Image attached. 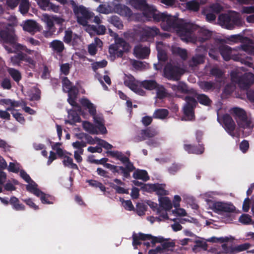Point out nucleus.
<instances>
[{
  "label": "nucleus",
  "instance_id": "1",
  "mask_svg": "<svg viewBox=\"0 0 254 254\" xmlns=\"http://www.w3.org/2000/svg\"><path fill=\"white\" fill-rule=\"evenodd\" d=\"M231 79L233 82L237 83L242 90H247L248 99L252 102H254V90H248L254 83V74L251 72H247L240 76L237 72H232Z\"/></svg>",
  "mask_w": 254,
  "mask_h": 254
},
{
  "label": "nucleus",
  "instance_id": "2",
  "mask_svg": "<svg viewBox=\"0 0 254 254\" xmlns=\"http://www.w3.org/2000/svg\"><path fill=\"white\" fill-rule=\"evenodd\" d=\"M176 30L183 41L194 43L195 38L194 36L197 30L196 25L180 21Z\"/></svg>",
  "mask_w": 254,
  "mask_h": 254
},
{
  "label": "nucleus",
  "instance_id": "3",
  "mask_svg": "<svg viewBox=\"0 0 254 254\" xmlns=\"http://www.w3.org/2000/svg\"><path fill=\"white\" fill-rule=\"evenodd\" d=\"M0 41L13 47L17 44V37L12 24L0 22Z\"/></svg>",
  "mask_w": 254,
  "mask_h": 254
},
{
  "label": "nucleus",
  "instance_id": "4",
  "mask_svg": "<svg viewBox=\"0 0 254 254\" xmlns=\"http://www.w3.org/2000/svg\"><path fill=\"white\" fill-rule=\"evenodd\" d=\"M132 244L134 249H137V246L141 245V241L151 240L152 247L155 246L156 243H163L166 240L162 237H155L151 234H146L139 232L138 234L133 233L132 236Z\"/></svg>",
  "mask_w": 254,
  "mask_h": 254
},
{
  "label": "nucleus",
  "instance_id": "5",
  "mask_svg": "<svg viewBox=\"0 0 254 254\" xmlns=\"http://www.w3.org/2000/svg\"><path fill=\"white\" fill-rule=\"evenodd\" d=\"M231 113L236 120L240 127L251 128L252 127V122L248 119L246 111L239 107H234L231 109Z\"/></svg>",
  "mask_w": 254,
  "mask_h": 254
},
{
  "label": "nucleus",
  "instance_id": "6",
  "mask_svg": "<svg viewBox=\"0 0 254 254\" xmlns=\"http://www.w3.org/2000/svg\"><path fill=\"white\" fill-rule=\"evenodd\" d=\"M80 104L81 105L88 110L89 114L93 117L95 122L98 125L97 127V129H98L101 134H106L107 130L105 126L102 122L97 120L96 118V106L92 103L87 98H82L80 100Z\"/></svg>",
  "mask_w": 254,
  "mask_h": 254
},
{
  "label": "nucleus",
  "instance_id": "7",
  "mask_svg": "<svg viewBox=\"0 0 254 254\" xmlns=\"http://www.w3.org/2000/svg\"><path fill=\"white\" fill-rule=\"evenodd\" d=\"M129 44L122 38L115 40V43L109 46V53L111 55H116L118 58H122L124 53L129 50Z\"/></svg>",
  "mask_w": 254,
  "mask_h": 254
},
{
  "label": "nucleus",
  "instance_id": "8",
  "mask_svg": "<svg viewBox=\"0 0 254 254\" xmlns=\"http://www.w3.org/2000/svg\"><path fill=\"white\" fill-rule=\"evenodd\" d=\"M184 73L183 68L171 64H167L164 68V76L169 80L178 81Z\"/></svg>",
  "mask_w": 254,
  "mask_h": 254
},
{
  "label": "nucleus",
  "instance_id": "9",
  "mask_svg": "<svg viewBox=\"0 0 254 254\" xmlns=\"http://www.w3.org/2000/svg\"><path fill=\"white\" fill-rule=\"evenodd\" d=\"M218 20L223 26L229 30L234 29L235 26L238 25L240 22L238 16L227 13L220 14Z\"/></svg>",
  "mask_w": 254,
  "mask_h": 254
},
{
  "label": "nucleus",
  "instance_id": "10",
  "mask_svg": "<svg viewBox=\"0 0 254 254\" xmlns=\"http://www.w3.org/2000/svg\"><path fill=\"white\" fill-rule=\"evenodd\" d=\"M73 10L77 17V22L82 25H86L87 23V20L90 19L93 16V13L90 12L83 5L75 6Z\"/></svg>",
  "mask_w": 254,
  "mask_h": 254
},
{
  "label": "nucleus",
  "instance_id": "11",
  "mask_svg": "<svg viewBox=\"0 0 254 254\" xmlns=\"http://www.w3.org/2000/svg\"><path fill=\"white\" fill-rule=\"evenodd\" d=\"M231 38L235 42L240 41L243 43L241 46L243 51L249 54L254 55V47L250 45L253 43L251 39L240 34L232 35Z\"/></svg>",
  "mask_w": 254,
  "mask_h": 254
},
{
  "label": "nucleus",
  "instance_id": "12",
  "mask_svg": "<svg viewBox=\"0 0 254 254\" xmlns=\"http://www.w3.org/2000/svg\"><path fill=\"white\" fill-rule=\"evenodd\" d=\"M212 202L211 207L213 211L218 214H222L223 213H231L234 212L235 210V207L231 203H225L221 201H216Z\"/></svg>",
  "mask_w": 254,
  "mask_h": 254
},
{
  "label": "nucleus",
  "instance_id": "13",
  "mask_svg": "<svg viewBox=\"0 0 254 254\" xmlns=\"http://www.w3.org/2000/svg\"><path fill=\"white\" fill-rule=\"evenodd\" d=\"M160 16L159 22L161 21L163 24L165 25L166 30L171 28L176 29L180 22L176 16L169 15L166 12L161 13Z\"/></svg>",
  "mask_w": 254,
  "mask_h": 254
},
{
  "label": "nucleus",
  "instance_id": "14",
  "mask_svg": "<svg viewBox=\"0 0 254 254\" xmlns=\"http://www.w3.org/2000/svg\"><path fill=\"white\" fill-rule=\"evenodd\" d=\"M142 13L148 20H152L154 22H158L161 12L157 10L154 6L148 4L142 11Z\"/></svg>",
  "mask_w": 254,
  "mask_h": 254
},
{
  "label": "nucleus",
  "instance_id": "15",
  "mask_svg": "<svg viewBox=\"0 0 254 254\" xmlns=\"http://www.w3.org/2000/svg\"><path fill=\"white\" fill-rule=\"evenodd\" d=\"M160 35V30L156 26L145 27L142 28L140 34V39L142 41H147L149 39H153Z\"/></svg>",
  "mask_w": 254,
  "mask_h": 254
},
{
  "label": "nucleus",
  "instance_id": "16",
  "mask_svg": "<svg viewBox=\"0 0 254 254\" xmlns=\"http://www.w3.org/2000/svg\"><path fill=\"white\" fill-rule=\"evenodd\" d=\"M158 134L157 131L154 128L147 127L142 129L139 134L134 138V141L136 142L142 141L150 138H153Z\"/></svg>",
  "mask_w": 254,
  "mask_h": 254
},
{
  "label": "nucleus",
  "instance_id": "17",
  "mask_svg": "<svg viewBox=\"0 0 254 254\" xmlns=\"http://www.w3.org/2000/svg\"><path fill=\"white\" fill-rule=\"evenodd\" d=\"M222 122L223 127L227 133L231 136H234L236 125L231 116L227 114L224 115L222 117Z\"/></svg>",
  "mask_w": 254,
  "mask_h": 254
},
{
  "label": "nucleus",
  "instance_id": "18",
  "mask_svg": "<svg viewBox=\"0 0 254 254\" xmlns=\"http://www.w3.org/2000/svg\"><path fill=\"white\" fill-rule=\"evenodd\" d=\"M195 34L194 36V38H195L194 42L197 41L200 43H203L206 40L209 39L211 36V32L208 30L200 28L197 25V30H196Z\"/></svg>",
  "mask_w": 254,
  "mask_h": 254
},
{
  "label": "nucleus",
  "instance_id": "19",
  "mask_svg": "<svg viewBox=\"0 0 254 254\" xmlns=\"http://www.w3.org/2000/svg\"><path fill=\"white\" fill-rule=\"evenodd\" d=\"M37 3L43 10L52 11L56 13L60 12V6L51 2L50 0H37Z\"/></svg>",
  "mask_w": 254,
  "mask_h": 254
},
{
  "label": "nucleus",
  "instance_id": "20",
  "mask_svg": "<svg viewBox=\"0 0 254 254\" xmlns=\"http://www.w3.org/2000/svg\"><path fill=\"white\" fill-rule=\"evenodd\" d=\"M150 52L149 47H143L140 44L135 46L133 49L134 55L138 59H146L149 55Z\"/></svg>",
  "mask_w": 254,
  "mask_h": 254
},
{
  "label": "nucleus",
  "instance_id": "21",
  "mask_svg": "<svg viewBox=\"0 0 254 254\" xmlns=\"http://www.w3.org/2000/svg\"><path fill=\"white\" fill-rule=\"evenodd\" d=\"M184 148L190 154H201L204 151V147L202 144H198L197 145L184 144Z\"/></svg>",
  "mask_w": 254,
  "mask_h": 254
},
{
  "label": "nucleus",
  "instance_id": "22",
  "mask_svg": "<svg viewBox=\"0 0 254 254\" xmlns=\"http://www.w3.org/2000/svg\"><path fill=\"white\" fill-rule=\"evenodd\" d=\"M23 29L24 31H27L32 34L39 31V27L37 23L32 20H27L25 21Z\"/></svg>",
  "mask_w": 254,
  "mask_h": 254
},
{
  "label": "nucleus",
  "instance_id": "23",
  "mask_svg": "<svg viewBox=\"0 0 254 254\" xmlns=\"http://www.w3.org/2000/svg\"><path fill=\"white\" fill-rule=\"evenodd\" d=\"M159 246L161 248L162 254H171L174 252L175 243L174 242L165 241Z\"/></svg>",
  "mask_w": 254,
  "mask_h": 254
},
{
  "label": "nucleus",
  "instance_id": "24",
  "mask_svg": "<svg viewBox=\"0 0 254 254\" xmlns=\"http://www.w3.org/2000/svg\"><path fill=\"white\" fill-rule=\"evenodd\" d=\"M107 153L112 157L121 161L124 164L131 162L129 158L126 156L122 152L119 151H108Z\"/></svg>",
  "mask_w": 254,
  "mask_h": 254
},
{
  "label": "nucleus",
  "instance_id": "25",
  "mask_svg": "<svg viewBox=\"0 0 254 254\" xmlns=\"http://www.w3.org/2000/svg\"><path fill=\"white\" fill-rule=\"evenodd\" d=\"M219 52L226 61H228L231 59L232 50V48L226 45L220 46L219 48Z\"/></svg>",
  "mask_w": 254,
  "mask_h": 254
},
{
  "label": "nucleus",
  "instance_id": "26",
  "mask_svg": "<svg viewBox=\"0 0 254 254\" xmlns=\"http://www.w3.org/2000/svg\"><path fill=\"white\" fill-rule=\"evenodd\" d=\"M9 204L12 208L15 211H24L25 210V205L20 202L19 199L14 196H12L9 199Z\"/></svg>",
  "mask_w": 254,
  "mask_h": 254
},
{
  "label": "nucleus",
  "instance_id": "27",
  "mask_svg": "<svg viewBox=\"0 0 254 254\" xmlns=\"http://www.w3.org/2000/svg\"><path fill=\"white\" fill-rule=\"evenodd\" d=\"M125 167L120 166V174H122L125 178L130 177V173L135 170V167L131 162L125 164Z\"/></svg>",
  "mask_w": 254,
  "mask_h": 254
},
{
  "label": "nucleus",
  "instance_id": "28",
  "mask_svg": "<svg viewBox=\"0 0 254 254\" xmlns=\"http://www.w3.org/2000/svg\"><path fill=\"white\" fill-rule=\"evenodd\" d=\"M49 46L57 53H62L65 49L63 42L59 40H53L50 43Z\"/></svg>",
  "mask_w": 254,
  "mask_h": 254
},
{
  "label": "nucleus",
  "instance_id": "29",
  "mask_svg": "<svg viewBox=\"0 0 254 254\" xmlns=\"http://www.w3.org/2000/svg\"><path fill=\"white\" fill-rule=\"evenodd\" d=\"M205 60V56L203 54H195L189 62V65L191 67L196 66L199 64H203Z\"/></svg>",
  "mask_w": 254,
  "mask_h": 254
},
{
  "label": "nucleus",
  "instance_id": "30",
  "mask_svg": "<svg viewBox=\"0 0 254 254\" xmlns=\"http://www.w3.org/2000/svg\"><path fill=\"white\" fill-rule=\"evenodd\" d=\"M116 9L117 13L121 16L129 17L132 14L131 10L125 5H117L116 7Z\"/></svg>",
  "mask_w": 254,
  "mask_h": 254
},
{
  "label": "nucleus",
  "instance_id": "31",
  "mask_svg": "<svg viewBox=\"0 0 254 254\" xmlns=\"http://www.w3.org/2000/svg\"><path fill=\"white\" fill-rule=\"evenodd\" d=\"M216 86V83L212 81H203L199 83L200 88L204 92L213 91Z\"/></svg>",
  "mask_w": 254,
  "mask_h": 254
},
{
  "label": "nucleus",
  "instance_id": "32",
  "mask_svg": "<svg viewBox=\"0 0 254 254\" xmlns=\"http://www.w3.org/2000/svg\"><path fill=\"white\" fill-rule=\"evenodd\" d=\"M37 187V184L32 180L28 185H26V189L29 192L39 197L43 193V191L38 189Z\"/></svg>",
  "mask_w": 254,
  "mask_h": 254
},
{
  "label": "nucleus",
  "instance_id": "33",
  "mask_svg": "<svg viewBox=\"0 0 254 254\" xmlns=\"http://www.w3.org/2000/svg\"><path fill=\"white\" fill-rule=\"evenodd\" d=\"M132 177L135 179L142 180L144 182L149 179L147 172L144 170L137 169L133 173Z\"/></svg>",
  "mask_w": 254,
  "mask_h": 254
},
{
  "label": "nucleus",
  "instance_id": "34",
  "mask_svg": "<svg viewBox=\"0 0 254 254\" xmlns=\"http://www.w3.org/2000/svg\"><path fill=\"white\" fill-rule=\"evenodd\" d=\"M108 21L118 29L121 30L124 28L123 21L121 18L117 15L111 16L108 18Z\"/></svg>",
  "mask_w": 254,
  "mask_h": 254
},
{
  "label": "nucleus",
  "instance_id": "35",
  "mask_svg": "<svg viewBox=\"0 0 254 254\" xmlns=\"http://www.w3.org/2000/svg\"><path fill=\"white\" fill-rule=\"evenodd\" d=\"M160 207L165 210H170L172 208V203L168 197H161L159 199Z\"/></svg>",
  "mask_w": 254,
  "mask_h": 254
},
{
  "label": "nucleus",
  "instance_id": "36",
  "mask_svg": "<svg viewBox=\"0 0 254 254\" xmlns=\"http://www.w3.org/2000/svg\"><path fill=\"white\" fill-rule=\"evenodd\" d=\"M210 74L214 76L217 82L221 83L224 75L223 71L218 67H214L210 69Z\"/></svg>",
  "mask_w": 254,
  "mask_h": 254
},
{
  "label": "nucleus",
  "instance_id": "37",
  "mask_svg": "<svg viewBox=\"0 0 254 254\" xmlns=\"http://www.w3.org/2000/svg\"><path fill=\"white\" fill-rule=\"evenodd\" d=\"M196 99L199 104L205 106H210L212 102L209 97L204 94H197Z\"/></svg>",
  "mask_w": 254,
  "mask_h": 254
},
{
  "label": "nucleus",
  "instance_id": "38",
  "mask_svg": "<svg viewBox=\"0 0 254 254\" xmlns=\"http://www.w3.org/2000/svg\"><path fill=\"white\" fill-rule=\"evenodd\" d=\"M142 86L147 90H152L155 89L159 86L155 80H145L141 82Z\"/></svg>",
  "mask_w": 254,
  "mask_h": 254
},
{
  "label": "nucleus",
  "instance_id": "39",
  "mask_svg": "<svg viewBox=\"0 0 254 254\" xmlns=\"http://www.w3.org/2000/svg\"><path fill=\"white\" fill-rule=\"evenodd\" d=\"M83 127L87 132L92 134H97L98 133L97 129V127L95 126L92 123L85 121L83 123Z\"/></svg>",
  "mask_w": 254,
  "mask_h": 254
},
{
  "label": "nucleus",
  "instance_id": "40",
  "mask_svg": "<svg viewBox=\"0 0 254 254\" xmlns=\"http://www.w3.org/2000/svg\"><path fill=\"white\" fill-rule=\"evenodd\" d=\"M68 114L70 120L66 121L67 123L72 125L75 123H80L81 122V118L75 111L70 110Z\"/></svg>",
  "mask_w": 254,
  "mask_h": 254
},
{
  "label": "nucleus",
  "instance_id": "41",
  "mask_svg": "<svg viewBox=\"0 0 254 254\" xmlns=\"http://www.w3.org/2000/svg\"><path fill=\"white\" fill-rule=\"evenodd\" d=\"M169 112L165 109H156L153 114V118L154 119H164L168 115Z\"/></svg>",
  "mask_w": 254,
  "mask_h": 254
},
{
  "label": "nucleus",
  "instance_id": "42",
  "mask_svg": "<svg viewBox=\"0 0 254 254\" xmlns=\"http://www.w3.org/2000/svg\"><path fill=\"white\" fill-rule=\"evenodd\" d=\"M131 5L136 9L143 11L148 5L146 0H132Z\"/></svg>",
  "mask_w": 254,
  "mask_h": 254
},
{
  "label": "nucleus",
  "instance_id": "43",
  "mask_svg": "<svg viewBox=\"0 0 254 254\" xmlns=\"http://www.w3.org/2000/svg\"><path fill=\"white\" fill-rule=\"evenodd\" d=\"M7 71L13 80L16 82H19L21 79V73L18 70L13 68L9 67L7 69Z\"/></svg>",
  "mask_w": 254,
  "mask_h": 254
},
{
  "label": "nucleus",
  "instance_id": "44",
  "mask_svg": "<svg viewBox=\"0 0 254 254\" xmlns=\"http://www.w3.org/2000/svg\"><path fill=\"white\" fill-rule=\"evenodd\" d=\"M63 163L65 167H67L72 169L78 170L77 165L73 162L72 158L68 156L65 155L64 156Z\"/></svg>",
  "mask_w": 254,
  "mask_h": 254
},
{
  "label": "nucleus",
  "instance_id": "45",
  "mask_svg": "<svg viewBox=\"0 0 254 254\" xmlns=\"http://www.w3.org/2000/svg\"><path fill=\"white\" fill-rule=\"evenodd\" d=\"M194 108L185 105L183 108L184 115L190 120H192L194 117Z\"/></svg>",
  "mask_w": 254,
  "mask_h": 254
},
{
  "label": "nucleus",
  "instance_id": "46",
  "mask_svg": "<svg viewBox=\"0 0 254 254\" xmlns=\"http://www.w3.org/2000/svg\"><path fill=\"white\" fill-rule=\"evenodd\" d=\"M86 182L88 183L89 185L95 188H99L100 190L103 191L105 192L106 190V187L101 183L96 180H87Z\"/></svg>",
  "mask_w": 254,
  "mask_h": 254
},
{
  "label": "nucleus",
  "instance_id": "47",
  "mask_svg": "<svg viewBox=\"0 0 254 254\" xmlns=\"http://www.w3.org/2000/svg\"><path fill=\"white\" fill-rule=\"evenodd\" d=\"M39 197H40L41 201L43 204H53V201L55 200L54 196L46 194L43 192Z\"/></svg>",
  "mask_w": 254,
  "mask_h": 254
},
{
  "label": "nucleus",
  "instance_id": "48",
  "mask_svg": "<svg viewBox=\"0 0 254 254\" xmlns=\"http://www.w3.org/2000/svg\"><path fill=\"white\" fill-rule=\"evenodd\" d=\"M165 184L156 183V187L154 192H156V193L158 195L163 196L168 195V191L165 190Z\"/></svg>",
  "mask_w": 254,
  "mask_h": 254
},
{
  "label": "nucleus",
  "instance_id": "49",
  "mask_svg": "<svg viewBox=\"0 0 254 254\" xmlns=\"http://www.w3.org/2000/svg\"><path fill=\"white\" fill-rule=\"evenodd\" d=\"M30 4L28 0H22L19 4V9L20 12L25 14L29 9Z\"/></svg>",
  "mask_w": 254,
  "mask_h": 254
},
{
  "label": "nucleus",
  "instance_id": "50",
  "mask_svg": "<svg viewBox=\"0 0 254 254\" xmlns=\"http://www.w3.org/2000/svg\"><path fill=\"white\" fill-rule=\"evenodd\" d=\"M173 53L179 55L183 60H186L187 59L188 53L186 49L177 47L173 49Z\"/></svg>",
  "mask_w": 254,
  "mask_h": 254
},
{
  "label": "nucleus",
  "instance_id": "51",
  "mask_svg": "<svg viewBox=\"0 0 254 254\" xmlns=\"http://www.w3.org/2000/svg\"><path fill=\"white\" fill-rule=\"evenodd\" d=\"M62 85L63 90L64 92L68 89H71L74 86L72 85V82L66 76L62 78Z\"/></svg>",
  "mask_w": 254,
  "mask_h": 254
},
{
  "label": "nucleus",
  "instance_id": "52",
  "mask_svg": "<svg viewBox=\"0 0 254 254\" xmlns=\"http://www.w3.org/2000/svg\"><path fill=\"white\" fill-rule=\"evenodd\" d=\"M73 32L70 29L64 31V36L63 38V41L67 44H70L72 40Z\"/></svg>",
  "mask_w": 254,
  "mask_h": 254
},
{
  "label": "nucleus",
  "instance_id": "53",
  "mask_svg": "<svg viewBox=\"0 0 254 254\" xmlns=\"http://www.w3.org/2000/svg\"><path fill=\"white\" fill-rule=\"evenodd\" d=\"M200 7L199 3L195 0H191L187 3V7L188 9L197 11Z\"/></svg>",
  "mask_w": 254,
  "mask_h": 254
},
{
  "label": "nucleus",
  "instance_id": "54",
  "mask_svg": "<svg viewBox=\"0 0 254 254\" xmlns=\"http://www.w3.org/2000/svg\"><path fill=\"white\" fill-rule=\"evenodd\" d=\"M92 29L99 35L105 34L106 31V27L103 25H92Z\"/></svg>",
  "mask_w": 254,
  "mask_h": 254
},
{
  "label": "nucleus",
  "instance_id": "55",
  "mask_svg": "<svg viewBox=\"0 0 254 254\" xmlns=\"http://www.w3.org/2000/svg\"><path fill=\"white\" fill-rule=\"evenodd\" d=\"M156 187V184H144L140 189L143 191L152 192H154Z\"/></svg>",
  "mask_w": 254,
  "mask_h": 254
},
{
  "label": "nucleus",
  "instance_id": "56",
  "mask_svg": "<svg viewBox=\"0 0 254 254\" xmlns=\"http://www.w3.org/2000/svg\"><path fill=\"white\" fill-rule=\"evenodd\" d=\"M185 100L186 102L185 104L186 105L190 106L194 108L196 107L197 102L194 97L187 96L185 98Z\"/></svg>",
  "mask_w": 254,
  "mask_h": 254
},
{
  "label": "nucleus",
  "instance_id": "57",
  "mask_svg": "<svg viewBox=\"0 0 254 254\" xmlns=\"http://www.w3.org/2000/svg\"><path fill=\"white\" fill-rule=\"evenodd\" d=\"M107 62L104 60L100 62H95L92 64V67L94 71H96L99 68H103L107 65Z\"/></svg>",
  "mask_w": 254,
  "mask_h": 254
},
{
  "label": "nucleus",
  "instance_id": "58",
  "mask_svg": "<svg viewBox=\"0 0 254 254\" xmlns=\"http://www.w3.org/2000/svg\"><path fill=\"white\" fill-rule=\"evenodd\" d=\"M95 138L98 142V144L102 147H103L107 150H110L113 148V146L106 141L100 139L98 137H95Z\"/></svg>",
  "mask_w": 254,
  "mask_h": 254
},
{
  "label": "nucleus",
  "instance_id": "59",
  "mask_svg": "<svg viewBox=\"0 0 254 254\" xmlns=\"http://www.w3.org/2000/svg\"><path fill=\"white\" fill-rule=\"evenodd\" d=\"M178 91L182 93H191L193 89L189 90L187 85L184 82H179L178 84Z\"/></svg>",
  "mask_w": 254,
  "mask_h": 254
},
{
  "label": "nucleus",
  "instance_id": "60",
  "mask_svg": "<svg viewBox=\"0 0 254 254\" xmlns=\"http://www.w3.org/2000/svg\"><path fill=\"white\" fill-rule=\"evenodd\" d=\"M124 84L133 91H134V90H137L136 88H138V85L136 84L135 81L132 79H126L124 81Z\"/></svg>",
  "mask_w": 254,
  "mask_h": 254
},
{
  "label": "nucleus",
  "instance_id": "61",
  "mask_svg": "<svg viewBox=\"0 0 254 254\" xmlns=\"http://www.w3.org/2000/svg\"><path fill=\"white\" fill-rule=\"evenodd\" d=\"M239 221L244 225H248L252 221L251 217L248 214H243L240 216Z\"/></svg>",
  "mask_w": 254,
  "mask_h": 254
},
{
  "label": "nucleus",
  "instance_id": "62",
  "mask_svg": "<svg viewBox=\"0 0 254 254\" xmlns=\"http://www.w3.org/2000/svg\"><path fill=\"white\" fill-rule=\"evenodd\" d=\"M110 187H112L113 189H114L115 190H116L117 193L119 194H128V190L125 189L123 187L118 186L113 183H110Z\"/></svg>",
  "mask_w": 254,
  "mask_h": 254
},
{
  "label": "nucleus",
  "instance_id": "63",
  "mask_svg": "<svg viewBox=\"0 0 254 254\" xmlns=\"http://www.w3.org/2000/svg\"><path fill=\"white\" fill-rule=\"evenodd\" d=\"M157 89L156 95L158 98L162 99L166 97L167 93L165 88L161 86L156 88Z\"/></svg>",
  "mask_w": 254,
  "mask_h": 254
},
{
  "label": "nucleus",
  "instance_id": "64",
  "mask_svg": "<svg viewBox=\"0 0 254 254\" xmlns=\"http://www.w3.org/2000/svg\"><path fill=\"white\" fill-rule=\"evenodd\" d=\"M120 201L122 202L124 207L126 210L131 211L134 209V206L132 202L130 200H125L122 198H120Z\"/></svg>",
  "mask_w": 254,
  "mask_h": 254
}]
</instances>
